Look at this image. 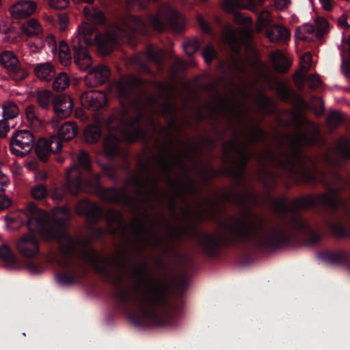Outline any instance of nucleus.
I'll list each match as a JSON object with an SVG mask.
<instances>
[{"instance_id": "nucleus-1", "label": "nucleus", "mask_w": 350, "mask_h": 350, "mask_svg": "<svg viewBox=\"0 0 350 350\" xmlns=\"http://www.w3.org/2000/svg\"><path fill=\"white\" fill-rule=\"evenodd\" d=\"M94 26L83 23L72 38L74 62L83 71L87 70L92 64V57L85 45L91 46L96 41L99 52L103 55H107L113 50L115 44L123 42L127 36L126 31L118 27H110L103 36H94Z\"/></svg>"}, {"instance_id": "nucleus-2", "label": "nucleus", "mask_w": 350, "mask_h": 350, "mask_svg": "<svg viewBox=\"0 0 350 350\" xmlns=\"http://www.w3.org/2000/svg\"><path fill=\"white\" fill-rule=\"evenodd\" d=\"M25 214L27 218V226L30 231L38 233L46 240L59 239L61 250L64 254H68L73 251L75 241L62 228L70 217V212L66 207H59L54 210L55 225L49 222V215L33 204L27 207Z\"/></svg>"}, {"instance_id": "nucleus-3", "label": "nucleus", "mask_w": 350, "mask_h": 350, "mask_svg": "<svg viewBox=\"0 0 350 350\" xmlns=\"http://www.w3.org/2000/svg\"><path fill=\"white\" fill-rule=\"evenodd\" d=\"M134 115H135V112H134L133 105L127 107L122 105V115L120 126L115 129L111 123L109 124L110 133L104 141V153L106 157H112L120 153V142L124 140L133 142L142 136V131L138 126L139 117L135 116L132 120H131Z\"/></svg>"}, {"instance_id": "nucleus-4", "label": "nucleus", "mask_w": 350, "mask_h": 350, "mask_svg": "<svg viewBox=\"0 0 350 350\" xmlns=\"http://www.w3.org/2000/svg\"><path fill=\"white\" fill-rule=\"evenodd\" d=\"M260 162L267 163L273 166H280L289 172L299 174L308 182L316 178V171L310 160H304L297 154H283L278 159L271 151H266L258 157Z\"/></svg>"}, {"instance_id": "nucleus-5", "label": "nucleus", "mask_w": 350, "mask_h": 350, "mask_svg": "<svg viewBox=\"0 0 350 350\" xmlns=\"http://www.w3.org/2000/svg\"><path fill=\"white\" fill-rule=\"evenodd\" d=\"M262 136L263 132L260 129L256 127L247 129L243 134L244 142L232 140L224 144L225 160L239 168L243 167L252 156L246 147V143L256 142Z\"/></svg>"}, {"instance_id": "nucleus-6", "label": "nucleus", "mask_w": 350, "mask_h": 350, "mask_svg": "<svg viewBox=\"0 0 350 350\" xmlns=\"http://www.w3.org/2000/svg\"><path fill=\"white\" fill-rule=\"evenodd\" d=\"M79 165L73 164L66 171L67 188L72 195H77L81 190V172L82 167L90 171L91 162L89 155L84 150H81L78 155Z\"/></svg>"}, {"instance_id": "nucleus-7", "label": "nucleus", "mask_w": 350, "mask_h": 350, "mask_svg": "<svg viewBox=\"0 0 350 350\" xmlns=\"http://www.w3.org/2000/svg\"><path fill=\"white\" fill-rule=\"evenodd\" d=\"M35 144L33 135L28 130L15 131L10 139V150L13 154L23 157L28 154Z\"/></svg>"}, {"instance_id": "nucleus-8", "label": "nucleus", "mask_w": 350, "mask_h": 350, "mask_svg": "<svg viewBox=\"0 0 350 350\" xmlns=\"http://www.w3.org/2000/svg\"><path fill=\"white\" fill-rule=\"evenodd\" d=\"M250 219L246 217L228 219L222 223L220 232L224 239L241 237L250 229Z\"/></svg>"}, {"instance_id": "nucleus-9", "label": "nucleus", "mask_w": 350, "mask_h": 350, "mask_svg": "<svg viewBox=\"0 0 350 350\" xmlns=\"http://www.w3.org/2000/svg\"><path fill=\"white\" fill-rule=\"evenodd\" d=\"M61 150V140L56 135H52L48 139H39L35 148L38 157L44 162L47 161L51 153H57Z\"/></svg>"}, {"instance_id": "nucleus-10", "label": "nucleus", "mask_w": 350, "mask_h": 350, "mask_svg": "<svg viewBox=\"0 0 350 350\" xmlns=\"http://www.w3.org/2000/svg\"><path fill=\"white\" fill-rule=\"evenodd\" d=\"M172 18H177L179 21L182 16L169 4H165L160 8L158 14L153 18L152 23L154 27L159 31L162 29L165 23H170L175 31H180L183 26L176 25L172 21Z\"/></svg>"}, {"instance_id": "nucleus-11", "label": "nucleus", "mask_w": 350, "mask_h": 350, "mask_svg": "<svg viewBox=\"0 0 350 350\" xmlns=\"http://www.w3.org/2000/svg\"><path fill=\"white\" fill-rule=\"evenodd\" d=\"M0 64L10 75H19L17 79H23L27 76V72L21 68L17 56L12 51L0 53Z\"/></svg>"}, {"instance_id": "nucleus-12", "label": "nucleus", "mask_w": 350, "mask_h": 350, "mask_svg": "<svg viewBox=\"0 0 350 350\" xmlns=\"http://www.w3.org/2000/svg\"><path fill=\"white\" fill-rule=\"evenodd\" d=\"M319 129L317 125L310 124L308 126L306 132L298 133L292 136L290 143L293 149L299 146L312 145L317 142Z\"/></svg>"}, {"instance_id": "nucleus-13", "label": "nucleus", "mask_w": 350, "mask_h": 350, "mask_svg": "<svg viewBox=\"0 0 350 350\" xmlns=\"http://www.w3.org/2000/svg\"><path fill=\"white\" fill-rule=\"evenodd\" d=\"M16 247L18 251L26 258H33L39 252V243L34 235L25 234L17 241Z\"/></svg>"}, {"instance_id": "nucleus-14", "label": "nucleus", "mask_w": 350, "mask_h": 350, "mask_svg": "<svg viewBox=\"0 0 350 350\" xmlns=\"http://www.w3.org/2000/svg\"><path fill=\"white\" fill-rule=\"evenodd\" d=\"M80 101L83 107L97 111L105 106L107 97L101 91H88L81 94Z\"/></svg>"}, {"instance_id": "nucleus-15", "label": "nucleus", "mask_w": 350, "mask_h": 350, "mask_svg": "<svg viewBox=\"0 0 350 350\" xmlns=\"http://www.w3.org/2000/svg\"><path fill=\"white\" fill-rule=\"evenodd\" d=\"M110 71L107 66L99 65L91 69L84 79L87 87L94 88L103 84L109 77Z\"/></svg>"}, {"instance_id": "nucleus-16", "label": "nucleus", "mask_w": 350, "mask_h": 350, "mask_svg": "<svg viewBox=\"0 0 350 350\" xmlns=\"http://www.w3.org/2000/svg\"><path fill=\"white\" fill-rule=\"evenodd\" d=\"M53 107L55 115L60 118H66L72 113L73 101L66 95H59L53 100Z\"/></svg>"}, {"instance_id": "nucleus-17", "label": "nucleus", "mask_w": 350, "mask_h": 350, "mask_svg": "<svg viewBox=\"0 0 350 350\" xmlns=\"http://www.w3.org/2000/svg\"><path fill=\"white\" fill-rule=\"evenodd\" d=\"M36 3L31 1H19L10 7V12L12 17L21 19L33 14L36 10Z\"/></svg>"}, {"instance_id": "nucleus-18", "label": "nucleus", "mask_w": 350, "mask_h": 350, "mask_svg": "<svg viewBox=\"0 0 350 350\" xmlns=\"http://www.w3.org/2000/svg\"><path fill=\"white\" fill-rule=\"evenodd\" d=\"M76 211L78 215H85L89 221H94L101 215V210L98 205L87 200L80 202Z\"/></svg>"}, {"instance_id": "nucleus-19", "label": "nucleus", "mask_w": 350, "mask_h": 350, "mask_svg": "<svg viewBox=\"0 0 350 350\" xmlns=\"http://www.w3.org/2000/svg\"><path fill=\"white\" fill-rule=\"evenodd\" d=\"M289 30L282 26H273L267 31V36L272 42H282L289 39Z\"/></svg>"}, {"instance_id": "nucleus-20", "label": "nucleus", "mask_w": 350, "mask_h": 350, "mask_svg": "<svg viewBox=\"0 0 350 350\" xmlns=\"http://www.w3.org/2000/svg\"><path fill=\"white\" fill-rule=\"evenodd\" d=\"M222 8L228 12H234L237 9H249L253 12L256 10L252 0H224Z\"/></svg>"}, {"instance_id": "nucleus-21", "label": "nucleus", "mask_w": 350, "mask_h": 350, "mask_svg": "<svg viewBox=\"0 0 350 350\" xmlns=\"http://www.w3.org/2000/svg\"><path fill=\"white\" fill-rule=\"evenodd\" d=\"M314 26L312 24L305 23L296 29L295 36L301 40L315 41L319 40L316 37Z\"/></svg>"}, {"instance_id": "nucleus-22", "label": "nucleus", "mask_w": 350, "mask_h": 350, "mask_svg": "<svg viewBox=\"0 0 350 350\" xmlns=\"http://www.w3.org/2000/svg\"><path fill=\"white\" fill-rule=\"evenodd\" d=\"M36 77L42 81H50L55 75V68L50 62L38 64L34 68Z\"/></svg>"}, {"instance_id": "nucleus-23", "label": "nucleus", "mask_w": 350, "mask_h": 350, "mask_svg": "<svg viewBox=\"0 0 350 350\" xmlns=\"http://www.w3.org/2000/svg\"><path fill=\"white\" fill-rule=\"evenodd\" d=\"M336 153L342 158L349 159L350 158V144L345 138H340L336 145V152L334 151H329L326 154V159L331 163H334V161L332 159L331 154Z\"/></svg>"}, {"instance_id": "nucleus-24", "label": "nucleus", "mask_w": 350, "mask_h": 350, "mask_svg": "<svg viewBox=\"0 0 350 350\" xmlns=\"http://www.w3.org/2000/svg\"><path fill=\"white\" fill-rule=\"evenodd\" d=\"M21 30L23 34L28 37L38 36L43 31L42 25L38 20L30 18L21 25Z\"/></svg>"}, {"instance_id": "nucleus-25", "label": "nucleus", "mask_w": 350, "mask_h": 350, "mask_svg": "<svg viewBox=\"0 0 350 350\" xmlns=\"http://www.w3.org/2000/svg\"><path fill=\"white\" fill-rule=\"evenodd\" d=\"M78 133V127L74 122H66L59 129V139L69 141L73 139Z\"/></svg>"}, {"instance_id": "nucleus-26", "label": "nucleus", "mask_w": 350, "mask_h": 350, "mask_svg": "<svg viewBox=\"0 0 350 350\" xmlns=\"http://www.w3.org/2000/svg\"><path fill=\"white\" fill-rule=\"evenodd\" d=\"M271 59L275 70L279 72H287L291 66L289 60L279 51L271 54Z\"/></svg>"}, {"instance_id": "nucleus-27", "label": "nucleus", "mask_w": 350, "mask_h": 350, "mask_svg": "<svg viewBox=\"0 0 350 350\" xmlns=\"http://www.w3.org/2000/svg\"><path fill=\"white\" fill-rule=\"evenodd\" d=\"M312 25L314 26L316 37L319 40L321 39L329 30V24L323 17H316Z\"/></svg>"}, {"instance_id": "nucleus-28", "label": "nucleus", "mask_w": 350, "mask_h": 350, "mask_svg": "<svg viewBox=\"0 0 350 350\" xmlns=\"http://www.w3.org/2000/svg\"><path fill=\"white\" fill-rule=\"evenodd\" d=\"M83 13L88 21L96 24H102L105 21L103 13L96 8L85 7Z\"/></svg>"}, {"instance_id": "nucleus-29", "label": "nucleus", "mask_w": 350, "mask_h": 350, "mask_svg": "<svg viewBox=\"0 0 350 350\" xmlns=\"http://www.w3.org/2000/svg\"><path fill=\"white\" fill-rule=\"evenodd\" d=\"M3 117L8 120L16 118L19 113V109L16 103L10 100L3 103Z\"/></svg>"}, {"instance_id": "nucleus-30", "label": "nucleus", "mask_w": 350, "mask_h": 350, "mask_svg": "<svg viewBox=\"0 0 350 350\" xmlns=\"http://www.w3.org/2000/svg\"><path fill=\"white\" fill-rule=\"evenodd\" d=\"M100 137V130L99 127L96 125L88 126L84 131L85 139L89 144L97 142Z\"/></svg>"}, {"instance_id": "nucleus-31", "label": "nucleus", "mask_w": 350, "mask_h": 350, "mask_svg": "<svg viewBox=\"0 0 350 350\" xmlns=\"http://www.w3.org/2000/svg\"><path fill=\"white\" fill-rule=\"evenodd\" d=\"M36 100L43 109H47L53 101V94L49 90L40 91L37 93Z\"/></svg>"}, {"instance_id": "nucleus-32", "label": "nucleus", "mask_w": 350, "mask_h": 350, "mask_svg": "<svg viewBox=\"0 0 350 350\" xmlns=\"http://www.w3.org/2000/svg\"><path fill=\"white\" fill-rule=\"evenodd\" d=\"M70 85V79L67 74L61 72L55 79L53 83V88L55 91H63Z\"/></svg>"}, {"instance_id": "nucleus-33", "label": "nucleus", "mask_w": 350, "mask_h": 350, "mask_svg": "<svg viewBox=\"0 0 350 350\" xmlns=\"http://www.w3.org/2000/svg\"><path fill=\"white\" fill-rule=\"evenodd\" d=\"M338 201V196L334 190H329L326 193L320 196L318 198L319 203L329 206H335Z\"/></svg>"}, {"instance_id": "nucleus-34", "label": "nucleus", "mask_w": 350, "mask_h": 350, "mask_svg": "<svg viewBox=\"0 0 350 350\" xmlns=\"http://www.w3.org/2000/svg\"><path fill=\"white\" fill-rule=\"evenodd\" d=\"M59 58L61 64L68 66L71 63L72 57L68 44L62 41L59 43Z\"/></svg>"}, {"instance_id": "nucleus-35", "label": "nucleus", "mask_w": 350, "mask_h": 350, "mask_svg": "<svg viewBox=\"0 0 350 350\" xmlns=\"http://www.w3.org/2000/svg\"><path fill=\"white\" fill-rule=\"evenodd\" d=\"M0 258L5 262L9 264L14 263L16 260L14 253L5 243L0 246Z\"/></svg>"}, {"instance_id": "nucleus-36", "label": "nucleus", "mask_w": 350, "mask_h": 350, "mask_svg": "<svg viewBox=\"0 0 350 350\" xmlns=\"http://www.w3.org/2000/svg\"><path fill=\"white\" fill-rule=\"evenodd\" d=\"M124 25L132 31H139L144 27V22L138 17L128 16L124 19Z\"/></svg>"}, {"instance_id": "nucleus-37", "label": "nucleus", "mask_w": 350, "mask_h": 350, "mask_svg": "<svg viewBox=\"0 0 350 350\" xmlns=\"http://www.w3.org/2000/svg\"><path fill=\"white\" fill-rule=\"evenodd\" d=\"M284 240V234L278 230L268 233L264 241L265 244L278 245Z\"/></svg>"}, {"instance_id": "nucleus-38", "label": "nucleus", "mask_w": 350, "mask_h": 350, "mask_svg": "<svg viewBox=\"0 0 350 350\" xmlns=\"http://www.w3.org/2000/svg\"><path fill=\"white\" fill-rule=\"evenodd\" d=\"M99 195L105 201L116 202L120 199L119 192L113 188L101 189Z\"/></svg>"}, {"instance_id": "nucleus-39", "label": "nucleus", "mask_w": 350, "mask_h": 350, "mask_svg": "<svg viewBox=\"0 0 350 350\" xmlns=\"http://www.w3.org/2000/svg\"><path fill=\"white\" fill-rule=\"evenodd\" d=\"M165 296V290L161 287H155L150 292L148 302L157 304L161 302Z\"/></svg>"}, {"instance_id": "nucleus-40", "label": "nucleus", "mask_w": 350, "mask_h": 350, "mask_svg": "<svg viewBox=\"0 0 350 350\" xmlns=\"http://www.w3.org/2000/svg\"><path fill=\"white\" fill-rule=\"evenodd\" d=\"M31 195L36 200H42L47 195V189L43 185H37L31 188Z\"/></svg>"}, {"instance_id": "nucleus-41", "label": "nucleus", "mask_w": 350, "mask_h": 350, "mask_svg": "<svg viewBox=\"0 0 350 350\" xmlns=\"http://www.w3.org/2000/svg\"><path fill=\"white\" fill-rule=\"evenodd\" d=\"M106 217L109 223H115L118 227L122 224V215L114 210H109L106 213Z\"/></svg>"}, {"instance_id": "nucleus-42", "label": "nucleus", "mask_w": 350, "mask_h": 350, "mask_svg": "<svg viewBox=\"0 0 350 350\" xmlns=\"http://www.w3.org/2000/svg\"><path fill=\"white\" fill-rule=\"evenodd\" d=\"M271 21L270 13L267 10H263L258 16L256 29L260 31L262 27L269 24Z\"/></svg>"}, {"instance_id": "nucleus-43", "label": "nucleus", "mask_w": 350, "mask_h": 350, "mask_svg": "<svg viewBox=\"0 0 350 350\" xmlns=\"http://www.w3.org/2000/svg\"><path fill=\"white\" fill-rule=\"evenodd\" d=\"M199 46L200 44L196 40L187 42L183 44L184 51L189 56H191L194 54L199 49Z\"/></svg>"}, {"instance_id": "nucleus-44", "label": "nucleus", "mask_w": 350, "mask_h": 350, "mask_svg": "<svg viewBox=\"0 0 350 350\" xmlns=\"http://www.w3.org/2000/svg\"><path fill=\"white\" fill-rule=\"evenodd\" d=\"M225 39L233 51H237L239 48V41L235 33L232 31H228L225 35Z\"/></svg>"}, {"instance_id": "nucleus-45", "label": "nucleus", "mask_w": 350, "mask_h": 350, "mask_svg": "<svg viewBox=\"0 0 350 350\" xmlns=\"http://www.w3.org/2000/svg\"><path fill=\"white\" fill-rule=\"evenodd\" d=\"M42 48H48L49 51L53 53L56 52L57 43L55 37L53 35H49L44 41H42Z\"/></svg>"}, {"instance_id": "nucleus-46", "label": "nucleus", "mask_w": 350, "mask_h": 350, "mask_svg": "<svg viewBox=\"0 0 350 350\" xmlns=\"http://www.w3.org/2000/svg\"><path fill=\"white\" fill-rule=\"evenodd\" d=\"M133 232L138 236H142L146 234V230L143 222L139 219H135L131 224Z\"/></svg>"}, {"instance_id": "nucleus-47", "label": "nucleus", "mask_w": 350, "mask_h": 350, "mask_svg": "<svg viewBox=\"0 0 350 350\" xmlns=\"http://www.w3.org/2000/svg\"><path fill=\"white\" fill-rule=\"evenodd\" d=\"M300 65L304 72H307V70L311 67L312 56L310 53H306L301 57Z\"/></svg>"}, {"instance_id": "nucleus-48", "label": "nucleus", "mask_w": 350, "mask_h": 350, "mask_svg": "<svg viewBox=\"0 0 350 350\" xmlns=\"http://www.w3.org/2000/svg\"><path fill=\"white\" fill-rule=\"evenodd\" d=\"M342 120V116L338 111L332 112L327 118V122L330 126L338 124Z\"/></svg>"}, {"instance_id": "nucleus-49", "label": "nucleus", "mask_w": 350, "mask_h": 350, "mask_svg": "<svg viewBox=\"0 0 350 350\" xmlns=\"http://www.w3.org/2000/svg\"><path fill=\"white\" fill-rule=\"evenodd\" d=\"M116 88L118 93L122 96H126L129 93L131 88L129 82L125 79L119 81L116 85Z\"/></svg>"}, {"instance_id": "nucleus-50", "label": "nucleus", "mask_w": 350, "mask_h": 350, "mask_svg": "<svg viewBox=\"0 0 350 350\" xmlns=\"http://www.w3.org/2000/svg\"><path fill=\"white\" fill-rule=\"evenodd\" d=\"M214 55H215L214 49L213 48V46L211 44L207 45L206 47L204 49L203 53H202V56H203L204 60L207 63H210L212 61Z\"/></svg>"}, {"instance_id": "nucleus-51", "label": "nucleus", "mask_w": 350, "mask_h": 350, "mask_svg": "<svg viewBox=\"0 0 350 350\" xmlns=\"http://www.w3.org/2000/svg\"><path fill=\"white\" fill-rule=\"evenodd\" d=\"M25 113L27 118L29 121H34L38 118L36 109V107L33 105H28L26 107Z\"/></svg>"}, {"instance_id": "nucleus-52", "label": "nucleus", "mask_w": 350, "mask_h": 350, "mask_svg": "<svg viewBox=\"0 0 350 350\" xmlns=\"http://www.w3.org/2000/svg\"><path fill=\"white\" fill-rule=\"evenodd\" d=\"M99 178L100 176L98 174H95L92 177V180L87 183V186H90V188L88 189V191L93 192L98 189L99 188Z\"/></svg>"}, {"instance_id": "nucleus-53", "label": "nucleus", "mask_w": 350, "mask_h": 350, "mask_svg": "<svg viewBox=\"0 0 350 350\" xmlns=\"http://www.w3.org/2000/svg\"><path fill=\"white\" fill-rule=\"evenodd\" d=\"M50 5L55 9H64L69 5V0H50Z\"/></svg>"}, {"instance_id": "nucleus-54", "label": "nucleus", "mask_w": 350, "mask_h": 350, "mask_svg": "<svg viewBox=\"0 0 350 350\" xmlns=\"http://www.w3.org/2000/svg\"><path fill=\"white\" fill-rule=\"evenodd\" d=\"M321 83L320 77L318 75H313L308 78V86L312 89L318 88Z\"/></svg>"}, {"instance_id": "nucleus-55", "label": "nucleus", "mask_w": 350, "mask_h": 350, "mask_svg": "<svg viewBox=\"0 0 350 350\" xmlns=\"http://www.w3.org/2000/svg\"><path fill=\"white\" fill-rule=\"evenodd\" d=\"M10 129L5 119L0 120V138H4L7 136Z\"/></svg>"}, {"instance_id": "nucleus-56", "label": "nucleus", "mask_w": 350, "mask_h": 350, "mask_svg": "<svg viewBox=\"0 0 350 350\" xmlns=\"http://www.w3.org/2000/svg\"><path fill=\"white\" fill-rule=\"evenodd\" d=\"M28 46L31 53H38L42 48V41L38 39L33 42H29Z\"/></svg>"}, {"instance_id": "nucleus-57", "label": "nucleus", "mask_w": 350, "mask_h": 350, "mask_svg": "<svg viewBox=\"0 0 350 350\" xmlns=\"http://www.w3.org/2000/svg\"><path fill=\"white\" fill-rule=\"evenodd\" d=\"M69 22L68 16L66 14H59L58 16V23L61 31H65Z\"/></svg>"}, {"instance_id": "nucleus-58", "label": "nucleus", "mask_w": 350, "mask_h": 350, "mask_svg": "<svg viewBox=\"0 0 350 350\" xmlns=\"http://www.w3.org/2000/svg\"><path fill=\"white\" fill-rule=\"evenodd\" d=\"M8 176L0 170V193L5 192V188L9 184Z\"/></svg>"}, {"instance_id": "nucleus-59", "label": "nucleus", "mask_w": 350, "mask_h": 350, "mask_svg": "<svg viewBox=\"0 0 350 350\" xmlns=\"http://www.w3.org/2000/svg\"><path fill=\"white\" fill-rule=\"evenodd\" d=\"M11 205L10 199L4 193H0V211L8 208Z\"/></svg>"}, {"instance_id": "nucleus-60", "label": "nucleus", "mask_w": 350, "mask_h": 350, "mask_svg": "<svg viewBox=\"0 0 350 350\" xmlns=\"http://www.w3.org/2000/svg\"><path fill=\"white\" fill-rule=\"evenodd\" d=\"M294 82L297 87L301 90L304 86V75L301 72H297L294 76Z\"/></svg>"}, {"instance_id": "nucleus-61", "label": "nucleus", "mask_w": 350, "mask_h": 350, "mask_svg": "<svg viewBox=\"0 0 350 350\" xmlns=\"http://www.w3.org/2000/svg\"><path fill=\"white\" fill-rule=\"evenodd\" d=\"M347 14H342L338 19V24L343 29H350V25L347 22Z\"/></svg>"}, {"instance_id": "nucleus-62", "label": "nucleus", "mask_w": 350, "mask_h": 350, "mask_svg": "<svg viewBox=\"0 0 350 350\" xmlns=\"http://www.w3.org/2000/svg\"><path fill=\"white\" fill-rule=\"evenodd\" d=\"M310 204H312L310 198H302L297 200L295 203V206L298 208H305Z\"/></svg>"}, {"instance_id": "nucleus-63", "label": "nucleus", "mask_w": 350, "mask_h": 350, "mask_svg": "<svg viewBox=\"0 0 350 350\" xmlns=\"http://www.w3.org/2000/svg\"><path fill=\"white\" fill-rule=\"evenodd\" d=\"M291 3L290 0H275V6L278 10H283Z\"/></svg>"}, {"instance_id": "nucleus-64", "label": "nucleus", "mask_w": 350, "mask_h": 350, "mask_svg": "<svg viewBox=\"0 0 350 350\" xmlns=\"http://www.w3.org/2000/svg\"><path fill=\"white\" fill-rule=\"evenodd\" d=\"M322 8L325 11H331L334 7L333 0H319Z\"/></svg>"}]
</instances>
